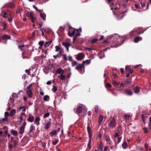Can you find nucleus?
Segmentation results:
<instances>
[{"label": "nucleus", "mask_w": 151, "mask_h": 151, "mask_svg": "<svg viewBox=\"0 0 151 151\" xmlns=\"http://www.w3.org/2000/svg\"><path fill=\"white\" fill-rule=\"evenodd\" d=\"M22 58L24 59H26V58H27V59L29 58L28 57L25 56L24 53L23 52L22 53Z\"/></svg>", "instance_id": "09e8293b"}, {"label": "nucleus", "mask_w": 151, "mask_h": 151, "mask_svg": "<svg viewBox=\"0 0 151 151\" xmlns=\"http://www.w3.org/2000/svg\"><path fill=\"white\" fill-rule=\"evenodd\" d=\"M117 43L118 42L116 39L114 40L112 42L111 41L110 42V43L112 45H111V47H117L118 46V45H117Z\"/></svg>", "instance_id": "9b49d317"}, {"label": "nucleus", "mask_w": 151, "mask_h": 151, "mask_svg": "<svg viewBox=\"0 0 151 151\" xmlns=\"http://www.w3.org/2000/svg\"><path fill=\"white\" fill-rule=\"evenodd\" d=\"M9 116V113L8 112H6L4 113V116L5 117H8Z\"/></svg>", "instance_id": "0e129e2a"}, {"label": "nucleus", "mask_w": 151, "mask_h": 151, "mask_svg": "<svg viewBox=\"0 0 151 151\" xmlns=\"http://www.w3.org/2000/svg\"><path fill=\"white\" fill-rule=\"evenodd\" d=\"M74 29L75 30H76L78 32L77 33H76L75 35L77 37L78 36H79L80 35V33L79 32L78 30H77V29H76L75 28H74Z\"/></svg>", "instance_id": "864d4df0"}, {"label": "nucleus", "mask_w": 151, "mask_h": 151, "mask_svg": "<svg viewBox=\"0 0 151 151\" xmlns=\"http://www.w3.org/2000/svg\"><path fill=\"white\" fill-rule=\"evenodd\" d=\"M103 116L101 115H100L99 118V124H100L102 122L103 120Z\"/></svg>", "instance_id": "c9c22d12"}, {"label": "nucleus", "mask_w": 151, "mask_h": 151, "mask_svg": "<svg viewBox=\"0 0 151 151\" xmlns=\"http://www.w3.org/2000/svg\"><path fill=\"white\" fill-rule=\"evenodd\" d=\"M7 25L6 23L5 22H3L2 23V26L3 27H6Z\"/></svg>", "instance_id": "774afa93"}, {"label": "nucleus", "mask_w": 151, "mask_h": 151, "mask_svg": "<svg viewBox=\"0 0 151 151\" xmlns=\"http://www.w3.org/2000/svg\"><path fill=\"white\" fill-rule=\"evenodd\" d=\"M103 148V144L101 142L100 145L98 146V150L99 151H101L102 150V149Z\"/></svg>", "instance_id": "aec40b11"}, {"label": "nucleus", "mask_w": 151, "mask_h": 151, "mask_svg": "<svg viewBox=\"0 0 151 151\" xmlns=\"http://www.w3.org/2000/svg\"><path fill=\"white\" fill-rule=\"evenodd\" d=\"M142 39V38L141 37L137 36L134 38V42L135 43H137L140 40H141Z\"/></svg>", "instance_id": "f3484780"}, {"label": "nucleus", "mask_w": 151, "mask_h": 151, "mask_svg": "<svg viewBox=\"0 0 151 151\" xmlns=\"http://www.w3.org/2000/svg\"><path fill=\"white\" fill-rule=\"evenodd\" d=\"M25 128L23 127H20L19 128V133L21 134H22L24 132V129Z\"/></svg>", "instance_id": "6ab92c4d"}, {"label": "nucleus", "mask_w": 151, "mask_h": 151, "mask_svg": "<svg viewBox=\"0 0 151 151\" xmlns=\"http://www.w3.org/2000/svg\"><path fill=\"white\" fill-rule=\"evenodd\" d=\"M8 7L11 8H13L14 7V5L12 3H10L7 5Z\"/></svg>", "instance_id": "7c9ffc66"}, {"label": "nucleus", "mask_w": 151, "mask_h": 151, "mask_svg": "<svg viewBox=\"0 0 151 151\" xmlns=\"http://www.w3.org/2000/svg\"><path fill=\"white\" fill-rule=\"evenodd\" d=\"M122 139V137H118L117 138H116V140H118V142H117V144L119 143L120 142V141H121V140Z\"/></svg>", "instance_id": "8fccbe9b"}, {"label": "nucleus", "mask_w": 151, "mask_h": 151, "mask_svg": "<svg viewBox=\"0 0 151 151\" xmlns=\"http://www.w3.org/2000/svg\"><path fill=\"white\" fill-rule=\"evenodd\" d=\"M52 42V41H49L47 42H46L44 45V47L45 48L47 47H48L50 45V44Z\"/></svg>", "instance_id": "c756f323"}, {"label": "nucleus", "mask_w": 151, "mask_h": 151, "mask_svg": "<svg viewBox=\"0 0 151 151\" xmlns=\"http://www.w3.org/2000/svg\"><path fill=\"white\" fill-rule=\"evenodd\" d=\"M144 32L142 31V29L140 28H138L135 30H132L130 33V36L132 37L133 36H136L137 35L140 34Z\"/></svg>", "instance_id": "f257e3e1"}, {"label": "nucleus", "mask_w": 151, "mask_h": 151, "mask_svg": "<svg viewBox=\"0 0 151 151\" xmlns=\"http://www.w3.org/2000/svg\"><path fill=\"white\" fill-rule=\"evenodd\" d=\"M34 129V127L33 126L32 124H31V125L30 127V129L29 132H28V134H29V133H31Z\"/></svg>", "instance_id": "a19ab883"}, {"label": "nucleus", "mask_w": 151, "mask_h": 151, "mask_svg": "<svg viewBox=\"0 0 151 151\" xmlns=\"http://www.w3.org/2000/svg\"><path fill=\"white\" fill-rule=\"evenodd\" d=\"M64 72V70H63L61 68H58L55 71V73L57 74H63Z\"/></svg>", "instance_id": "f8f14e48"}, {"label": "nucleus", "mask_w": 151, "mask_h": 151, "mask_svg": "<svg viewBox=\"0 0 151 151\" xmlns=\"http://www.w3.org/2000/svg\"><path fill=\"white\" fill-rule=\"evenodd\" d=\"M50 115V113L49 112H47L43 116V117L44 118H46L48 117Z\"/></svg>", "instance_id": "49530a36"}, {"label": "nucleus", "mask_w": 151, "mask_h": 151, "mask_svg": "<svg viewBox=\"0 0 151 151\" xmlns=\"http://www.w3.org/2000/svg\"><path fill=\"white\" fill-rule=\"evenodd\" d=\"M10 133L12 134L15 136H16L18 134L17 131L16 130H14L13 129H12L10 131Z\"/></svg>", "instance_id": "412c9836"}, {"label": "nucleus", "mask_w": 151, "mask_h": 151, "mask_svg": "<svg viewBox=\"0 0 151 151\" xmlns=\"http://www.w3.org/2000/svg\"><path fill=\"white\" fill-rule=\"evenodd\" d=\"M18 140H15L10 143H9V149H11L13 147V145L14 147H15L18 144Z\"/></svg>", "instance_id": "39448f33"}, {"label": "nucleus", "mask_w": 151, "mask_h": 151, "mask_svg": "<svg viewBox=\"0 0 151 151\" xmlns=\"http://www.w3.org/2000/svg\"><path fill=\"white\" fill-rule=\"evenodd\" d=\"M40 118L39 116L36 117L34 121V123L36 124L37 125H38L40 124L39 121H40Z\"/></svg>", "instance_id": "dca6fc26"}, {"label": "nucleus", "mask_w": 151, "mask_h": 151, "mask_svg": "<svg viewBox=\"0 0 151 151\" xmlns=\"http://www.w3.org/2000/svg\"><path fill=\"white\" fill-rule=\"evenodd\" d=\"M44 42L42 41H40L39 42V44L40 46H42L44 44Z\"/></svg>", "instance_id": "6e6d98bb"}, {"label": "nucleus", "mask_w": 151, "mask_h": 151, "mask_svg": "<svg viewBox=\"0 0 151 151\" xmlns=\"http://www.w3.org/2000/svg\"><path fill=\"white\" fill-rule=\"evenodd\" d=\"M52 144L53 145H55L57 144L58 142V140L57 139L55 141H52Z\"/></svg>", "instance_id": "bf43d9fd"}, {"label": "nucleus", "mask_w": 151, "mask_h": 151, "mask_svg": "<svg viewBox=\"0 0 151 151\" xmlns=\"http://www.w3.org/2000/svg\"><path fill=\"white\" fill-rule=\"evenodd\" d=\"M2 39L3 40H7L10 39V36L6 34L4 35L2 37Z\"/></svg>", "instance_id": "a211bd4d"}, {"label": "nucleus", "mask_w": 151, "mask_h": 151, "mask_svg": "<svg viewBox=\"0 0 151 151\" xmlns=\"http://www.w3.org/2000/svg\"><path fill=\"white\" fill-rule=\"evenodd\" d=\"M25 45H18V47L19 49L21 51L24 50V49L23 48L24 47Z\"/></svg>", "instance_id": "72a5a7b5"}, {"label": "nucleus", "mask_w": 151, "mask_h": 151, "mask_svg": "<svg viewBox=\"0 0 151 151\" xmlns=\"http://www.w3.org/2000/svg\"><path fill=\"white\" fill-rule=\"evenodd\" d=\"M16 111L15 109H12L10 111V112L9 113V116L11 117H12L16 114Z\"/></svg>", "instance_id": "4be33fe9"}, {"label": "nucleus", "mask_w": 151, "mask_h": 151, "mask_svg": "<svg viewBox=\"0 0 151 151\" xmlns=\"http://www.w3.org/2000/svg\"><path fill=\"white\" fill-rule=\"evenodd\" d=\"M51 124L49 122H48L46 124L45 126V127L46 129H48L51 126Z\"/></svg>", "instance_id": "a878e982"}, {"label": "nucleus", "mask_w": 151, "mask_h": 151, "mask_svg": "<svg viewBox=\"0 0 151 151\" xmlns=\"http://www.w3.org/2000/svg\"><path fill=\"white\" fill-rule=\"evenodd\" d=\"M60 79L62 80H64L65 79V76L64 75L62 74H61L60 75Z\"/></svg>", "instance_id": "a18cd8bd"}, {"label": "nucleus", "mask_w": 151, "mask_h": 151, "mask_svg": "<svg viewBox=\"0 0 151 151\" xmlns=\"http://www.w3.org/2000/svg\"><path fill=\"white\" fill-rule=\"evenodd\" d=\"M106 86V88H110L111 86V85L109 83H107Z\"/></svg>", "instance_id": "13d9d810"}, {"label": "nucleus", "mask_w": 151, "mask_h": 151, "mask_svg": "<svg viewBox=\"0 0 151 151\" xmlns=\"http://www.w3.org/2000/svg\"><path fill=\"white\" fill-rule=\"evenodd\" d=\"M119 137V135L117 133H116L114 135V138L115 140H116V138Z\"/></svg>", "instance_id": "69168bd1"}, {"label": "nucleus", "mask_w": 151, "mask_h": 151, "mask_svg": "<svg viewBox=\"0 0 151 151\" xmlns=\"http://www.w3.org/2000/svg\"><path fill=\"white\" fill-rule=\"evenodd\" d=\"M51 137H52L53 136H56L57 134V132L55 130L52 131L50 133Z\"/></svg>", "instance_id": "c85d7f7f"}, {"label": "nucleus", "mask_w": 151, "mask_h": 151, "mask_svg": "<svg viewBox=\"0 0 151 151\" xmlns=\"http://www.w3.org/2000/svg\"><path fill=\"white\" fill-rule=\"evenodd\" d=\"M85 66L83 64H77V66L76 67V69L78 70H80L81 72L83 69H84Z\"/></svg>", "instance_id": "6e6552de"}, {"label": "nucleus", "mask_w": 151, "mask_h": 151, "mask_svg": "<svg viewBox=\"0 0 151 151\" xmlns=\"http://www.w3.org/2000/svg\"><path fill=\"white\" fill-rule=\"evenodd\" d=\"M91 62V60H87L85 61H83V64L84 65V64L86 63L87 64H89Z\"/></svg>", "instance_id": "473e14b6"}, {"label": "nucleus", "mask_w": 151, "mask_h": 151, "mask_svg": "<svg viewBox=\"0 0 151 151\" xmlns=\"http://www.w3.org/2000/svg\"><path fill=\"white\" fill-rule=\"evenodd\" d=\"M98 110H99L98 106H96L95 108V112L96 113H97L98 112Z\"/></svg>", "instance_id": "e2e57ef3"}, {"label": "nucleus", "mask_w": 151, "mask_h": 151, "mask_svg": "<svg viewBox=\"0 0 151 151\" xmlns=\"http://www.w3.org/2000/svg\"><path fill=\"white\" fill-rule=\"evenodd\" d=\"M91 140H89L88 142L87 145V147L89 149H91Z\"/></svg>", "instance_id": "f704fd0d"}, {"label": "nucleus", "mask_w": 151, "mask_h": 151, "mask_svg": "<svg viewBox=\"0 0 151 151\" xmlns=\"http://www.w3.org/2000/svg\"><path fill=\"white\" fill-rule=\"evenodd\" d=\"M1 119L3 122H7L8 121V118L7 117H5L4 118H3Z\"/></svg>", "instance_id": "5fc2aeb1"}, {"label": "nucleus", "mask_w": 151, "mask_h": 151, "mask_svg": "<svg viewBox=\"0 0 151 151\" xmlns=\"http://www.w3.org/2000/svg\"><path fill=\"white\" fill-rule=\"evenodd\" d=\"M128 146L127 143L126 141L124 142H123V149H126Z\"/></svg>", "instance_id": "37998d69"}, {"label": "nucleus", "mask_w": 151, "mask_h": 151, "mask_svg": "<svg viewBox=\"0 0 151 151\" xmlns=\"http://www.w3.org/2000/svg\"><path fill=\"white\" fill-rule=\"evenodd\" d=\"M55 51H58L60 49V47H58V46H55Z\"/></svg>", "instance_id": "680f3d73"}, {"label": "nucleus", "mask_w": 151, "mask_h": 151, "mask_svg": "<svg viewBox=\"0 0 151 151\" xmlns=\"http://www.w3.org/2000/svg\"><path fill=\"white\" fill-rule=\"evenodd\" d=\"M62 45H64L67 50L68 52H69V47L70 45V44L68 42H63Z\"/></svg>", "instance_id": "ddd939ff"}, {"label": "nucleus", "mask_w": 151, "mask_h": 151, "mask_svg": "<svg viewBox=\"0 0 151 151\" xmlns=\"http://www.w3.org/2000/svg\"><path fill=\"white\" fill-rule=\"evenodd\" d=\"M63 59L65 61H67L68 59L66 56V54H64L63 55Z\"/></svg>", "instance_id": "4d7b16f0"}, {"label": "nucleus", "mask_w": 151, "mask_h": 151, "mask_svg": "<svg viewBox=\"0 0 151 151\" xmlns=\"http://www.w3.org/2000/svg\"><path fill=\"white\" fill-rule=\"evenodd\" d=\"M33 8L35 9V10L37 11V12H41V10H39L37 8V7L35 6V5H33Z\"/></svg>", "instance_id": "3c124183"}, {"label": "nucleus", "mask_w": 151, "mask_h": 151, "mask_svg": "<svg viewBox=\"0 0 151 151\" xmlns=\"http://www.w3.org/2000/svg\"><path fill=\"white\" fill-rule=\"evenodd\" d=\"M75 33V30H73L71 33H70L69 31L68 32V35L71 37L73 36Z\"/></svg>", "instance_id": "2f4dec72"}, {"label": "nucleus", "mask_w": 151, "mask_h": 151, "mask_svg": "<svg viewBox=\"0 0 151 151\" xmlns=\"http://www.w3.org/2000/svg\"><path fill=\"white\" fill-rule=\"evenodd\" d=\"M132 82V81L131 79H127L125 81L124 83L126 85H129Z\"/></svg>", "instance_id": "b1692460"}, {"label": "nucleus", "mask_w": 151, "mask_h": 151, "mask_svg": "<svg viewBox=\"0 0 151 151\" xmlns=\"http://www.w3.org/2000/svg\"><path fill=\"white\" fill-rule=\"evenodd\" d=\"M43 99L45 101H48L50 99V97L48 95H45L43 97Z\"/></svg>", "instance_id": "cd10ccee"}, {"label": "nucleus", "mask_w": 151, "mask_h": 151, "mask_svg": "<svg viewBox=\"0 0 151 151\" xmlns=\"http://www.w3.org/2000/svg\"><path fill=\"white\" fill-rule=\"evenodd\" d=\"M26 15L27 17H29L33 23H34V20L36 19V17L33 16V13L32 12H28L26 13Z\"/></svg>", "instance_id": "20e7f679"}, {"label": "nucleus", "mask_w": 151, "mask_h": 151, "mask_svg": "<svg viewBox=\"0 0 151 151\" xmlns=\"http://www.w3.org/2000/svg\"><path fill=\"white\" fill-rule=\"evenodd\" d=\"M27 92L29 98H30L32 97L33 93L31 89L28 90Z\"/></svg>", "instance_id": "2eb2a0df"}, {"label": "nucleus", "mask_w": 151, "mask_h": 151, "mask_svg": "<svg viewBox=\"0 0 151 151\" xmlns=\"http://www.w3.org/2000/svg\"><path fill=\"white\" fill-rule=\"evenodd\" d=\"M125 70L126 71L127 73L126 77L128 78L129 76L130 73H133V70L131 68V66H130L128 65L126 66Z\"/></svg>", "instance_id": "f03ea898"}, {"label": "nucleus", "mask_w": 151, "mask_h": 151, "mask_svg": "<svg viewBox=\"0 0 151 151\" xmlns=\"http://www.w3.org/2000/svg\"><path fill=\"white\" fill-rule=\"evenodd\" d=\"M108 125L109 127H114L116 126L115 120L113 118L111 121L110 122L108 123Z\"/></svg>", "instance_id": "0eeeda50"}, {"label": "nucleus", "mask_w": 151, "mask_h": 151, "mask_svg": "<svg viewBox=\"0 0 151 151\" xmlns=\"http://www.w3.org/2000/svg\"><path fill=\"white\" fill-rule=\"evenodd\" d=\"M113 85L115 87H119L121 86L122 88L123 87V83H121L120 84V83L117 82L115 80H113L112 81Z\"/></svg>", "instance_id": "423d86ee"}, {"label": "nucleus", "mask_w": 151, "mask_h": 151, "mask_svg": "<svg viewBox=\"0 0 151 151\" xmlns=\"http://www.w3.org/2000/svg\"><path fill=\"white\" fill-rule=\"evenodd\" d=\"M134 92L135 93H138L140 91V89L138 86H136L133 89Z\"/></svg>", "instance_id": "bb28decb"}, {"label": "nucleus", "mask_w": 151, "mask_h": 151, "mask_svg": "<svg viewBox=\"0 0 151 151\" xmlns=\"http://www.w3.org/2000/svg\"><path fill=\"white\" fill-rule=\"evenodd\" d=\"M105 138L106 142H109L110 141V138L108 135H106L105 136Z\"/></svg>", "instance_id": "c03bdc74"}, {"label": "nucleus", "mask_w": 151, "mask_h": 151, "mask_svg": "<svg viewBox=\"0 0 151 151\" xmlns=\"http://www.w3.org/2000/svg\"><path fill=\"white\" fill-rule=\"evenodd\" d=\"M144 146L145 148L147 150H148V144L145 143L144 145Z\"/></svg>", "instance_id": "338daca9"}, {"label": "nucleus", "mask_w": 151, "mask_h": 151, "mask_svg": "<svg viewBox=\"0 0 151 151\" xmlns=\"http://www.w3.org/2000/svg\"><path fill=\"white\" fill-rule=\"evenodd\" d=\"M124 93L129 96H131L132 95L133 93L131 90L126 88L124 90Z\"/></svg>", "instance_id": "9d476101"}, {"label": "nucleus", "mask_w": 151, "mask_h": 151, "mask_svg": "<svg viewBox=\"0 0 151 151\" xmlns=\"http://www.w3.org/2000/svg\"><path fill=\"white\" fill-rule=\"evenodd\" d=\"M88 126L87 127V130L88 133L91 132V129L90 127V124L88 123Z\"/></svg>", "instance_id": "e433bc0d"}, {"label": "nucleus", "mask_w": 151, "mask_h": 151, "mask_svg": "<svg viewBox=\"0 0 151 151\" xmlns=\"http://www.w3.org/2000/svg\"><path fill=\"white\" fill-rule=\"evenodd\" d=\"M143 130L144 131V132L145 133H147L148 132V129L144 127L143 128Z\"/></svg>", "instance_id": "052dcab7"}, {"label": "nucleus", "mask_w": 151, "mask_h": 151, "mask_svg": "<svg viewBox=\"0 0 151 151\" xmlns=\"http://www.w3.org/2000/svg\"><path fill=\"white\" fill-rule=\"evenodd\" d=\"M98 41V39L97 38L93 39L91 41V42L92 44L96 43Z\"/></svg>", "instance_id": "4c0bfd02"}, {"label": "nucleus", "mask_w": 151, "mask_h": 151, "mask_svg": "<svg viewBox=\"0 0 151 151\" xmlns=\"http://www.w3.org/2000/svg\"><path fill=\"white\" fill-rule=\"evenodd\" d=\"M106 1L109 4H110L111 5H114V3L112 2L113 0H106Z\"/></svg>", "instance_id": "58836bf2"}, {"label": "nucleus", "mask_w": 151, "mask_h": 151, "mask_svg": "<svg viewBox=\"0 0 151 151\" xmlns=\"http://www.w3.org/2000/svg\"><path fill=\"white\" fill-rule=\"evenodd\" d=\"M52 91L54 92H55L57 91V88L56 86H53V88L52 89Z\"/></svg>", "instance_id": "603ef678"}, {"label": "nucleus", "mask_w": 151, "mask_h": 151, "mask_svg": "<svg viewBox=\"0 0 151 151\" xmlns=\"http://www.w3.org/2000/svg\"><path fill=\"white\" fill-rule=\"evenodd\" d=\"M84 57V55L82 53H80L77 55L76 59L78 60H81Z\"/></svg>", "instance_id": "1a4fd4ad"}, {"label": "nucleus", "mask_w": 151, "mask_h": 151, "mask_svg": "<svg viewBox=\"0 0 151 151\" xmlns=\"http://www.w3.org/2000/svg\"><path fill=\"white\" fill-rule=\"evenodd\" d=\"M34 119V117L32 116H30L28 118L27 121L30 122H32Z\"/></svg>", "instance_id": "5701e85b"}, {"label": "nucleus", "mask_w": 151, "mask_h": 151, "mask_svg": "<svg viewBox=\"0 0 151 151\" xmlns=\"http://www.w3.org/2000/svg\"><path fill=\"white\" fill-rule=\"evenodd\" d=\"M40 16L44 20H46V15L45 13H40Z\"/></svg>", "instance_id": "393cba45"}, {"label": "nucleus", "mask_w": 151, "mask_h": 151, "mask_svg": "<svg viewBox=\"0 0 151 151\" xmlns=\"http://www.w3.org/2000/svg\"><path fill=\"white\" fill-rule=\"evenodd\" d=\"M72 67L76 65H77V63L76 62L74 61H72Z\"/></svg>", "instance_id": "de8ad7c7"}, {"label": "nucleus", "mask_w": 151, "mask_h": 151, "mask_svg": "<svg viewBox=\"0 0 151 151\" xmlns=\"http://www.w3.org/2000/svg\"><path fill=\"white\" fill-rule=\"evenodd\" d=\"M19 110L21 109L23 111H26V108L24 106H20L19 109Z\"/></svg>", "instance_id": "ea45409f"}, {"label": "nucleus", "mask_w": 151, "mask_h": 151, "mask_svg": "<svg viewBox=\"0 0 151 151\" xmlns=\"http://www.w3.org/2000/svg\"><path fill=\"white\" fill-rule=\"evenodd\" d=\"M124 117V120H125L126 122H129L130 120L131 119L132 116L130 113L128 114H125L123 116Z\"/></svg>", "instance_id": "7ed1b4c3"}, {"label": "nucleus", "mask_w": 151, "mask_h": 151, "mask_svg": "<svg viewBox=\"0 0 151 151\" xmlns=\"http://www.w3.org/2000/svg\"><path fill=\"white\" fill-rule=\"evenodd\" d=\"M141 118L142 119V121L144 124H145V116L144 114H141Z\"/></svg>", "instance_id": "79ce46f5"}, {"label": "nucleus", "mask_w": 151, "mask_h": 151, "mask_svg": "<svg viewBox=\"0 0 151 151\" xmlns=\"http://www.w3.org/2000/svg\"><path fill=\"white\" fill-rule=\"evenodd\" d=\"M82 107L81 106H79L76 109V113L77 114H80L82 112Z\"/></svg>", "instance_id": "4468645a"}]
</instances>
